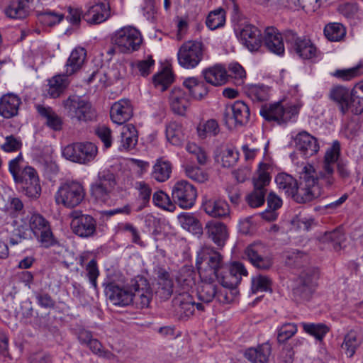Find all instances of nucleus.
I'll return each mask as SVG.
<instances>
[{"mask_svg":"<svg viewBox=\"0 0 363 363\" xmlns=\"http://www.w3.org/2000/svg\"><path fill=\"white\" fill-rule=\"evenodd\" d=\"M262 43L269 52L277 55H284L285 49L283 38L277 28L274 27L267 28Z\"/></svg>","mask_w":363,"mask_h":363,"instance_id":"obj_24","label":"nucleus"},{"mask_svg":"<svg viewBox=\"0 0 363 363\" xmlns=\"http://www.w3.org/2000/svg\"><path fill=\"white\" fill-rule=\"evenodd\" d=\"M173 74L167 67L164 68L161 72L157 73L153 77L155 86L160 89L162 91L166 90L173 82Z\"/></svg>","mask_w":363,"mask_h":363,"instance_id":"obj_51","label":"nucleus"},{"mask_svg":"<svg viewBox=\"0 0 363 363\" xmlns=\"http://www.w3.org/2000/svg\"><path fill=\"white\" fill-rule=\"evenodd\" d=\"M95 182L113 192L116 185L115 174L108 169L99 172Z\"/></svg>","mask_w":363,"mask_h":363,"instance_id":"obj_61","label":"nucleus"},{"mask_svg":"<svg viewBox=\"0 0 363 363\" xmlns=\"http://www.w3.org/2000/svg\"><path fill=\"white\" fill-rule=\"evenodd\" d=\"M262 245L254 243L249 245L245 252L248 260L256 268L262 270L269 269L273 264L272 257L269 256L263 257L259 250Z\"/></svg>","mask_w":363,"mask_h":363,"instance_id":"obj_26","label":"nucleus"},{"mask_svg":"<svg viewBox=\"0 0 363 363\" xmlns=\"http://www.w3.org/2000/svg\"><path fill=\"white\" fill-rule=\"evenodd\" d=\"M362 74L363 66L358 65L349 69H336L331 75L342 81H350Z\"/></svg>","mask_w":363,"mask_h":363,"instance_id":"obj_54","label":"nucleus"},{"mask_svg":"<svg viewBox=\"0 0 363 363\" xmlns=\"http://www.w3.org/2000/svg\"><path fill=\"white\" fill-rule=\"evenodd\" d=\"M38 114L46 119V125L53 130L58 131L62 128V118L50 106L35 105Z\"/></svg>","mask_w":363,"mask_h":363,"instance_id":"obj_40","label":"nucleus"},{"mask_svg":"<svg viewBox=\"0 0 363 363\" xmlns=\"http://www.w3.org/2000/svg\"><path fill=\"white\" fill-rule=\"evenodd\" d=\"M66 72L52 77L48 81V94L53 99L60 97L67 89L69 80Z\"/></svg>","mask_w":363,"mask_h":363,"instance_id":"obj_36","label":"nucleus"},{"mask_svg":"<svg viewBox=\"0 0 363 363\" xmlns=\"http://www.w3.org/2000/svg\"><path fill=\"white\" fill-rule=\"evenodd\" d=\"M133 116V108L130 100L121 99L111 106L110 116L111 121L116 124L123 125Z\"/></svg>","mask_w":363,"mask_h":363,"instance_id":"obj_22","label":"nucleus"},{"mask_svg":"<svg viewBox=\"0 0 363 363\" xmlns=\"http://www.w3.org/2000/svg\"><path fill=\"white\" fill-rule=\"evenodd\" d=\"M284 38L289 48L300 57L310 60L317 56V48L310 39L298 37L295 32L291 30L285 32Z\"/></svg>","mask_w":363,"mask_h":363,"instance_id":"obj_12","label":"nucleus"},{"mask_svg":"<svg viewBox=\"0 0 363 363\" xmlns=\"http://www.w3.org/2000/svg\"><path fill=\"white\" fill-rule=\"evenodd\" d=\"M245 92L254 101H266L269 97V89L264 85L252 84L246 89Z\"/></svg>","mask_w":363,"mask_h":363,"instance_id":"obj_55","label":"nucleus"},{"mask_svg":"<svg viewBox=\"0 0 363 363\" xmlns=\"http://www.w3.org/2000/svg\"><path fill=\"white\" fill-rule=\"evenodd\" d=\"M196 265L201 279H214L223 267V257L213 249H206L198 256Z\"/></svg>","mask_w":363,"mask_h":363,"instance_id":"obj_8","label":"nucleus"},{"mask_svg":"<svg viewBox=\"0 0 363 363\" xmlns=\"http://www.w3.org/2000/svg\"><path fill=\"white\" fill-rule=\"evenodd\" d=\"M269 166L263 162H260L257 169V176L253 179L254 191H264L266 194L265 187L269 184L270 176L267 172Z\"/></svg>","mask_w":363,"mask_h":363,"instance_id":"obj_45","label":"nucleus"},{"mask_svg":"<svg viewBox=\"0 0 363 363\" xmlns=\"http://www.w3.org/2000/svg\"><path fill=\"white\" fill-rule=\"evenodd\" d=\"M318 272L312 268L303 270L296 279L292 289L293 298L297 303L309 301L317 286Z\"/></svg>","mask_w":363,"mask_h":363,"instance_id":"obj_5","label":"nucleus"},{"mask_svg":"<svg viewBox=\"0 0 363 363\" xmlns=\"http://www.w3.org/2000/svg\"><path fill=\"white\" fill-rule=\"evenodd\" d=\"M183 84L188 89L189 94L194 99L201 100L208 93V89L205 82L199 81L197 78H187L184 81Z\"/></svg>","mask_w":363,"mask_h":363,"instance_id":"obj_41","label":"nucleus"},{"mask_svg":"<svg viewBox=\"0 0 363 363\" xmlns=\"http://www.w3.org/2000/svg\"><path fill=\"white\" fill-rule=\"evenodd\" d=\"M251 289L253 294L259 291H272V281L266 276L257 275L252 278Z\"/></svg>","mask_w":363,"mask_h":363,"instance_id":"obj_59","label":"nucleus"},{"mask_svg":"<svg viewBox=\"0 0 363 363\" xmlns=\"http://www.w3.org/2000/svg\"><path fill=\"white\" fill-rule=\"evenodd\" d=\"M106 298L115 306L124 307L133 303L134 295L132 282L125 284L121 274H115L107 278L103 283Z\"/></svg>","mask_w":363,"mask_h":363,"instance_id":"obj_2","label":"nucleus"},{"mask_svg":"<svg viewBox=\"0 0 363 363\" xmlns=\"http://www.w3.org/2000/svg\"><path fill=\"white\" fill-rule=\"evenodd\" d=\"M352 93L350 90L342 86H334L330 91V98L336 102L342 114L349 111V102Z\"/></svg>","mask_w":363,"mask_h":363,"instance_id":"obj_39","label":"nucleus"},{"mask_svg":"<svg viewBox=\"0 0 363 363\" xmlns=\"http://www.w3.org/2000/svg\"><path fill=\"white\" fill-rule=\"evenodd\" d=\"M21 99L13 94H7L0 99V115L5 118H11L18 114Z\"/></svg>","mask_w":363,"mask_h":363,"instance_id":"obj_32","label":"nucleus"},{"mask_svg":"<svg viewBox=\"0 0 363 363\" xmlns=\"http://www.w3.org/2000/svg\"><path fill=\"white\" fill-rule=\"evenodd\" d=\"M32 230L41 245L48 248L53 245L55 240L49 223L40 214H33L29 220Z\"/></svg>","mask_w":363,"mask_h":363,"instance_id":"obj_18","label":"nucleus"},{"mask_svg":"<svg viewBox=\"0 0 363 363\" xmlns=\"http://www.w3.org/2000/svg\"><path fill=\"white\" fill-rule=\"evenodd\" d=\"M209 279H201V283L197 289V296L199 301L203 303H209L214 299L218 302L226 303L230 301L225 290L221 289L213 280Z\"/></svg>","mask_w":363,"mask_h":363,"instance_id":"obj_15","label":"nucleus"},{"mask_svg":"<svg viewBox=\"0 0 363 363\" xmlns=\"http://www.w3.org/2000/svg\"><path fill=\"white\" fill-rule=\"evenodd\" d=\"M134 295L133 303L137 307L147 308L152 298V291L147 280L143 277H137L131 280Z\"/></svg>","mask_w":363,"mask_h":363,"instance_id":"obj_19","label":"nucleus"},{"mask_svg":"<svg viewBox=\"0 0 363 363\" xmlns=\"http://www.w3.org/2000/svg\"><path fill=\"white\" fill-rule=\"evenodd\" d=\"M152 202L156 206L171 212L175 209L169 196L162 191H157L152 194Z\"/></svg>","mask_w":363,"mask_h":363,"instance_id":"obj_58","label":"nucleus"},{"mask_svg":"<svg viewBox=\"0 0 363 363\" xmlns=\"http://www.w3.org/2000/svg\"><path fill=\"white\" fill-rule=\"evenodd\" d=\"M169 100L172 111L180 116L185 114L190 105L189 94L180 88H174L172 91Z\"/></svg>","mask_w":363,"mask_h":363,"instance_id":"obj_28","label":"nucleus"},{"mask_svg":"<svg viewBox=\"0 0 363 363\" xmlns=\"http://www.w3.org/2000/svg\"><path fill=\"white\" fill-rule=\"evenodd\" d=\"M97 153V146L90 142L72 143L62 150V155L65 158L82 164H87L93 161Z\"/></svg>","mask_w":363,"mask_h":363,"instance_id":"obj_9","label":"nucleus"},{"mask_svg":"<svg viewBox=\"0 0 363 363\" xmlns=\"http://www.w3.org/2000/svg\"><path fill=\"white\" fill-rule=\"evenodd\" d=\"M294 143L296 151L305 158L313 156L320 149L317 138L306 131L298 133L294 138Z\"/></svg>","mask_w":363,"mask_h":363,"instance_id":"obj_20","label":"nucleus"},{"mask_svg":"<svg viewBox=\"0 0 363 363\" xmlns=\"http://www.w3.org/2000/svg\"><path fill=\"white\" fill-rule=\"evenodd\" d=\"M345 33L344 26L339 23H329L324 28V35L330 41H340Z\"/></svg>","mask_w":363,"mask_h":363,"instance_id":"obj_52","label":"nucleus"},{"mask_svg":"<svg viewBox=\"0 0 363 363\" xmlns=\"http://www.w3.org/2000/svg\"><path fill=\"white\" fill-rule=\"evenodd\" d=\"M219 126L216 120H208L203 124H200L197 128L199 136L204 139L207 137L215 136L219 133Z\"/></svg>","mask_w":363,"mask_h":363,"instance_id":"obj_56","label":"nucleus"},{"mask_svg":"<svg viewBox=\"0 0 363 363\" xmlns=\"http://www.w3.org/2000/svg\"><path fill=\"white\" fill-rule=\"evenodd\" d=\"M5 14L10 18L23 19L28 15V6L17 0H11L5 9Z\"/></svg>","mask_w":363,"mask_h":363,"instance_id":"obj_47","label":"nucleus"},{"mask_svg":"<svg viewBox=\"0 0 363 363\" xmlns=\"http://www.w3.org/2000/svg\"><path fill=\"white\" fill-rule=\"evenodd\" d=\"M303 327L307 333L314 336L318 340H321L329 330L325 325L321 323H303Z\"/></svg>","mask_w":363,"mask_h":363,"instance_id":"obj_63","label":"nucleus"},{"mask_svg":"<svg viewBox=\"0 0 363 363\" xmlns=\"http://www.w3.org/2000/svg\"><path fill=\"white\" fill-rule=\"evenodd\" d=\"M65 115L73 121L86 122L94 119L96 113L91 103L77 95H71L62 102Z\"/></svg>","mask_w":363,"mask_h":363,"instance_id":"obj_4","label":"nucleus"},{"mask_svg":"<svg viewBox=\"0 0 363 363\" xmlns=\"http://www.w3.org/2000/svg\"><path fill=\"white\" fill-rule=\"evenodd\" d=\"M119 150H130L133 149L138 140V130L133 124H127L120 129Z\"/></svg>","mask_w":363,"mask_h":363,"instance_id":"obj_33","label":"nucleus"},{"mask_svg":"<svg viewBox=\"0 0 363 363\" xmlns=\"http://www.w3.org/2000/svg\"><path fill=\"white\" fill-rule=\"evenodd\" d=\"M69 217L71 229L77 236L86 238L96 233V220L91 216L75 210L70 213Z\"/></svg>","mask_w":363,"mask_h":363,"instance_id":"obj_14","label":"nucleus"},{"mask_svg":"<svg viewBox=\"0 0 363 363\" xmlns=\"http://www.w3.org/2000/svg\"><path fill=\"white\" fill-rule=\"evenodd\" d=\"M203 57V45L199 41H187L182 45L177 53L179 65L185 69L195 68Z\"/></svg>","mask_w":363,"mask_h":363,"instance_id":"obj_10","label":"nucleus"},{"mask_svg":"<svg viewBox=\"0 0 363 363\" xmlns=\"http://www.w3.org/2000/svg\"><path fill=\"white\" fill-rule=\"evenodd\" d=\"M110 16L109 8L105 3H99L89 8L83 14V19L89 24H99Z\"/></svg>","mask_w":363,"mask_h":363,"instance_id":"obj_30","label":"nucleus"},{"mask_svg":"<svg viewBox=\"0 0 363 363\" xmlns=\"http://www.w3.org/2000/svg\"><path fill=\"white\" fill-rule=\"evenodd\" d=\"M349 109L355 115L363 113V85L356 88L352 92L349 102Z\"/></svg>","mask_w":363,"mask_h":363,"instance_id":"obj_50","label":"nucleus"},{"mask_svg":"<svg viewBox=\"0 0 363 363\" xmlns=\"http://www.w3.org/2000/svg\"><path fill=\"white\" fill-rule=\"evenodd\" d=\"M242 43L251 52L257 51L262 44V33L256 26L246 24L239 32Z\"/></svg>","mask_w":363,"mask_h":363,"instance_id":"obj_21","label":"nucleus"},{"mask_svg":"<svg viewBox=\"0 0 363 363\" xmlns=\"http://www.w3.org/2000/svg\"><path fill=\"white\" fill-rule=\"evenodd\" d=\"M202 74L208 84L213 86H221L228 81V74L227 70L222 65H215L212 67L204 69Z\"/></svg>","mask_w":363,"mask_h":363,"instance_id":"obj_31","label":"nucleus"},{"mask_svg":"<svg viewBox=\"0 0 363 363\" xmlns=\"http://www.w3.org/2000/svg\"><path fill=\"white\" fill-rule=\"evenodd\" d=\"M340 155V145L337 140L333 143L332 146L328 148L324 155L322 165L335 168V164L339 162Z\"/></svg>","mask_w":363,"mask_h":363,"instance_id":"obj_49","label":"nucleus"},{"mask_svg":"<svg viewBox=\"0 0 363 363\" xmlns=\"http://www.w3.org/2000/svg\"><path fill=\"white\" fill-rule=\"evenodd\" d=\"M91 195L97 201L106 203L111 201L113 191L104 188L99 184L94 182L90 186Z\"/></svg>","mask_w":363,"mask_h":363,"instance_id":"obj_57","label":"nucleus"},{"mask_svg":"<svg viewBox=\"0 0 363 363\" xmlns=\"http://www.w3.org/2000/svg\"><path fill=\"white\" fill-rule=\"evenodd\" d=\"M205 230L209 239L219 248L223 247L229 237L227 226L224 223L218 221L208 222Z\"/></svg>","mask_w":363,"mask_h":363,"instance_id":"obj_25","label":"nucleus"},{"mask_svg":"<svg viewBox=\"0 0 363 363\" xmlns=\"http://www.w3.org/2000/svg\"><path fill=\"white\" fill-rule=\"evenodd\" d=\"M360 344L361 342L358 340L356 333L350 332L345 336L341 348L347 357L352 358Z\"/></svg>","mask_w":363,"mask_h":363,"instance_id":"obj_48","label":"nucleus"},{"mask_svg":"<svg viewBox=\"0 0 363 363\" xmlns=\"http://www.w3.org/2000/svg\"><path fill=\"white\" fill-rule=\"evenodd\" d=\"M182 227L194 235H200L203 233L202 225L199 219L191 213H182L177 216Z\"/></svg>","mask_w":363,"mask_h":363,"instance_id":"obj_42","label":"nucleus"},{"mask_svg":"<svg viewBox=\"0 0 363 363\" xmlns=\"http://www.w3.org/2000/svg\"><path fill=\"white\" fill-rule=\"evenodd\" d=\"M320 240L323 242H331L335 251L341 249V243L345 240V235L340 230H335L331 232H325L321 237Z\"/></svg>","mask_w":363,"mask_h":363,"instance_id":"obj_60","label":"nucleus"},{"mask_svg":"<svg viewBox=\"0 0 363 363\" xmlns=\"http://www.w3.org/2000/svg\"><path fill=\"white\" fill-rule=\"evenodd\" d=\"M174 283L170 274L164 269L157 272V289L156 294L161 299H168L173 293Z\"/></svg>","mask_w":363,"mask_h":363,"instance_id":"obj_34","label":"nucleus"},{"mask_svg":"<svg viewBox=\"0 0 363 363\" xmlns=\"http://www.w3.org/2000/svg\"><path fill=\"white\" fill-rule=\"evenodd\" d=\"M111 43L122 53H132L140 49L143 38L139 30L135 27L124 26L115 31L111 36Z\"/></svg>","mask_w":363,"mask_h":363,"instance_id":"obj_6","label":"nucleus"},{"mask_svg":"<svg viewBox=\"0 0 363 363\" xmlns=\"http://www.w3.org/2000/svg\"><path fill=\"white\" fill-rule=\"evenodd\" d=\"M335 168L321 164L320 170L317 172L313 168V177L315 179V184L319 186L331 189L336 182L335 177Z\"/></svg>","mask_w":363,"mask_h":363,"instance_id":"obj_37","label":"nucleus"},{"mask_svg":"<svg viewBox=\"0 0 363 363\" xmlns=\"http://www.w3.org/2000/svg\"><path fill=\"white\" fill-rule=\"evenodd\" d=\"M86 57V51L84 48L78 47L74 48L65 65V72L67 75H72L77 72L83 66Z\"/></svg>","mask_w":363,"mask_h":363,"instance_id":"obj_35","label":"nucleus"},{"mask_svg":"<svg viewBox=\"0 0 363 363\" xmlns=\"http://www.w3.org/2000/svg\"><path fill=\"white\" fill-rule=\"evenodd\" d=\"M275 182L280 190L283 191L288 196L293 197L298 184L296 179L286 173H279L277 175Z\"/></svg>","mask_w":363,"mask_h":363,"instance_id":"obj_44","label":"nucleus"},{"mask_svg":"<svg viewBox=\"0 0 363 363\" xmlns=\"http://www.w3.org/2000/svg\"><path fill=\"white\" fill-rule=\"evenodd\" d=\"M313 167L311 164L304 166L300 181L297 184L292 199L298 203H306L321 196L324 190L315 184V178L312 176Z\"/></svg>","mask_w":363,"mask_h":363,"instance_id":"obj_3","label":"nucleus"},{"mask_svg":"<svg viewBox=\"0 0 363 363\" xmlns=\"http://www.w3.org/2000/svg\"><path fill=\"white\" fill-rule=\"evenodd\" d=\"M133 187L137 191V206L135 211L139 212L148 206L152 191L150 185L144 181L135 182Z\"/></svg>","mask_w":363,"mask_h":363,"instance_id":"obj_38","label":"nucleus"},{"mask_svg":"<svg viewBox=\"0 0 363 363\" xmlns=\"http://www.w3.org/2000/svg\"><path fill=\"white\" fill-rule=\"evenodd\" d=\"M247 274L242 263L233 262L228 266H223L215 278L223 287L234 289L240 283L242 277H247Z\"/></svg>","mask_w":363,"mask_h":363,"instance_id":"obj_13","label":"nucleus"},{"mask_svg":"<svg viewBox=\"0 0 363 363\" xmlns=\"http://www.w3.org/2000/svg\"><path fill=\"white\" fill-rule=\"evenodd\" d=\"M202 208L206 214L213 218H225L230 214L228 203L222 199L204 196Z\"/></svg>","mask_w":363,"mask_h":363,"instance_id":"obj_23","label":"nucleus"},{"mask_svg":"<svg viewBox=\"0 0 363 363\" xmlns=\"http://www.w3.org/2000/svg\"><path fill=\"white\" fill-rule=\"evenodd\" d=\"M173 303L178 308L177 310L186 316L192 315L195 307L199 311L204 310L203 304L202 303H195L192 296L188 292L179 293L173 299Z\"/></svg>","mask_w":363,"mask_h":363,"instance_id":"obj_27","label":"nucleus"},{"mask_svg":"<svg viewBox=\"0 0 363 363\" xmlns=\"http://www.w3.org/2000/svg\"><path fill=\"white\" fill-rule=\"evenodd\" d=\"M174 204L183 209L191 208L196 203L197 191L194 185L186 180L177 182L172 189Z\"/></svg>","mask_w":363,"mask_h":363,"instance_id":"obj_11","label":"nucleus"},{"mask_svg":"<svg viewBox=\"0 0 363 363\" xmlns=\"http://www.w3.org/2000/svg\"><path fill=\"white\" fill-rule=\"evenodd\" d=\"M85 195V189L81 182L68 181L60 185L55 194V199L57 204L72 208L82 202Z\"/></svg>","mask_w":363,"mask_h":363,"instance_id":"obj_7","label":"nucleus"},{"mask_svg":"<svg viewBox=\"0 0 363 363\" xmlns=\"http://www.w3.org/2000/svg\"><path fill=\"white\" fill-rule=\"evenodd\" d=\"M259 113L267 121H276L281 124L291 121L297 115L298 111L295 106L284 107L281 103H276L262 106Z\"/></svg>","mask_w":363,"mask_h":363,"instance_id":"obj_17","label":"nucleus"},{"mask_svg":"<svg viewBox=\"0 0 363 363\" xmlns=\"http://www.w3.org/2000/svg\"><path fill=\"white\" fill-rule=\"evenodd\" d=\"M272 347L269 342L249 347L245 350L244 357L251 363H269Z\"/></svg>","mask_w":363,"mask_h":363,"instance_id":"obj_29","label":"nucleus"},{"mask_svg":"<svg viewBox=\"0 0 363 363\" xmlns=\"http://www.w3.org/2000/svg\"><path fill=\"white\" fill-rule=\"evenodd\" d=\"M20 153L9 164V170L22 192L29 198L38 199L41 194V186L37 171L30 166L23 165Z\"/></svg>","mask_w":363,"mask_h":363,"instance_id":"obj_1","label":"nucleus"},{"mask_svg":"<svg viewBox=\"0 0 363 363\" xmlns=\"http://www.w3.org/2000/svg\"><path fill=\"white\" fill-rule=\"evenodd\" d=\"M172 172V165L168 161H163L162 159L157 160L153 167L152 177L159 182L167 180Z\"/></svg>","mask_w":363,"mask_h":363,"instance_id":"obj_46","label":"nucleus"},{"mask_svg":"<svg viewBox=\"0 0 363 363\" xmlns=\"http://www.w3.org/2000/svg\"><path fill=\"white\" fill-rule=\"evenodd\" d=\"M297 332V326L295 323H285L277 329V341L279 343H284L292 337Z\"/></svg>","mask_w":363,"mask_h":363,"instance_id":"obj_62","label":"nucleus"},{"mask_svg":"<svg viewBox=\"0 0 363 363\" xmlns=\"http://www.w3.org/2000/svg\"><path fill=\"white\" fill-rule=\"evenodd\" d=\"M186 151L194 155L201 165L206 164L208 156L206 151L194 143H189L186 146Z\"/></svg>","mask_w":363,"mask_h":363,"instance_id":"obj_64","label":"nucleus"},{"mask_svg":"<svg viewBox=\"0 0 363 363\" xmlns=\"http://www.w3.org/2000/svg\"><path fill=\"white\" fill-rule=\"evenodd\" d=\"M167 140L173 145L181 146L185 141V135L182 125L176 121H172L166 125Z\"/></svg>","mask_w":363,"mask_h":363,"instance_id":"obj_43","label":"nucleus"},{"mask_svg":"<svg viewBox=\"0 0 363 363\" xmlns=\"http://www.w3.org/2000/svg\"><path fill=\"white\" fill-rule=\"evenodd\" d=\"M225 23V12L223 9H218L209 13L206 24L211 30H216L224 26Z\"/></svg>","mask_w":363,"mask_h":363,"instance_id":"obj_53","label":"nucleus"},{"mask_svg":"<svg viewBox=\"0 0 363 363\" xmlns=\"http://www.w3.org/2000/svg\"><path fill=\"white\" fill-rule=\"evenodd\" d=\"M250 108L242 101H236L233 104L227 106L223 112V120L227 126H243L250 119Z\"/></svg>","mask_w":363,"mask_h":363,"instance_id":"obj_16","label":"nucleus"}]
</instances>
